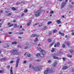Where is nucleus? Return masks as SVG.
Segmentation results:
<instances>
[{
    "label": "nucleus",
    "mask_w": 74,
    "mask_h": 74,
    "mask_svg": "<svg viewBox=\"0 0 74 74\" xmlns=\"http://www.w3.org/2000/svg\"><path fill=\"white\" fill-rule=\"evenodd\" d=\"M32 69L35 70V71H40L42 68H41V67L40 66L34 67L33 66H32Z\"/></svg>",
    "instance_id": "nucleus-1"
},
{
    "label": "nucleus",
    "mask_w": 74,
    "mask_h": 74,
    "mask_svg": "<svg viewBox=\"0 0 74 74\" xmlns=\"http://www.w3.org/2000/svg\"><path fill=\"white\" fill-rule=\"evenodd\" d=\"M44 55H45V52L43 51L42 53H40V54L38 53L36 54V56L37 57L40 56V57H44Z\"/></svg>",
    "instance_id": "nucleus-2"
},
{
    "label": "nucleus",
    "mask_w": 74,
    "mask_h": 74,
    "mask_svg": "<svg viewBox=\"0 0 74 74\" xmlns=\"http://www.w3.org/2000/svg\"><path fill=\"white\" fill-rule=\"evenodd\" d=\"M51 71V69L50 68H48L47 69V70L45 71L44 72L45 74H48Z\"/></svg>",
    "instance_id": "nucleus-3"
},
{
    "label": "nucleus",
    "mask_w": 74,
    "mask_h": 74,
    "mask_svg": "<svg viewBox=\"0 0 74 74\" xmlns=\"http://www.w3.org/2000/svg\"><path fill=\"white\" fill-rule=\"evenodd\" d=\"M41 12V10L40 9L37 11L36 12L35 14L36 16L37 17H38V16H39Z\"/></svg>",
    "instance_id": "nucleus-4"
},
{
    "label": "nucleus",
    "mask_w": 74,
    "mask_h": 74,
    "mask_svg": "<svg viewBox=\"0 0 74 74\" xmlns=\"http://www.w3.org/2000/svg\"><path fill=\"white\" fill-rule=\"evenodd\" d=\"M11 55H19V52L17 51L16 50H14L13 52L12 53L10 54Z\"/></svg>",
    "instance_id": "nucleus-5"
},
{
    "label": "nucleus",
    "mask_w": 74,
    "mask_h": 74,
    "mask_svg": "<svg viewBox=\"0 0 74 74\" xmlns=\"http://www.w3.org/2000/svg\"><path fill=\"white\" fill-rule=\"evenodd\" d=\"M19 60H20L18 58L16 60V67H17L18 66V64H19Z\"/></svg>",
    "instance_id": "nucleus-6"
},
{
    "label": "nucleus",
    "mask_w": 74,
    "mask_h": 74,
    "mask_svg": "<svg viewBox=\"0 0 74 74\" xmlns=\"http://www.w3.org/2000/svg\"><path fill=\"white\" fill-rule=\"evenodd\" d=\"M38 49L39 51H40V52H41V53H42V52L44 51V52H45V54L46 53V51H45L44 50H42L41 48H38Z\"/></svg>",
    "instance_id": "nucleus-7"
},
{
    "label": "nucleus",
    "mask_w": 74,
    "mask_h": 74,
    "mask_svg": "<svg viewBox=\"0 0 74 74\" xmlns=\"http://www.w3.org/2000/svg\"><path fill=\"white\" fill-rule=\"evenodd\" d=\"M57 64H58V62L57 61L55 62H54L53 64H52V66L53 67H56V65H57Z\"/></svg>",
    "instance_id": "nucleus-8"
},
{
    "label": "nucleus",
    "mask_w": 74,
    "mask_h": 74,
    "mask_svg": "<svg viewBox=\"0 0 74 74\" xmlns=\"http://www.w3.org/2000/svg\"><path fill=\"white\" fill-rule=\"evenodd\" d=\"M66 4L65 3V2H63L61 4V8H64V7L66 5Z\"/></svg>",
    "instance_id": "nucleus-9"
},
{
    "label": "nucleus",
    "mask_w": 74,
    "mask_h": 74,
    "mask_svg": "<svg viewBox=\"0 0 74 74\" xmlns=\"http://www.w3.org/2000/svg\"><path fill=\"white\" fill-rule=\"evenodd\" d=\"M36 36L38 37H39V35H37L36 34H33L31 36V37H34Z\"/></svg>",
    "instance_id": "nucleus-10"
},
{
    "label": "nucleus",
    "mask_w": 74,
    "mask_h": 74,
    "mask_svg": "<svg viewBox=\"0 0 74 74\" xmlns=\"http://www.w3.org/2000/svg\"><path fill=\"white\" fill-rule=\"evenodd\" d=\"M59 45H60V43L59 42H58L57 44H55L54 47H59Z\"/></svg>",
    "instance_id": "nucleus-11"
},
{
    "label": "nucleus",
    "mask_w": 74,
    "mask_h": 74,
    "mask_svg": "<svg viewBox=\"0 0 74 74\" xmlns=\"http://www.w3.org/2000/svg\"><path fill=\"white\" fill-rule=\"evenodd\" d=\"M24 47H25L24 48V49H27V48H28V44H25Z\"/></svg>",
    "instance_id": "nucleus-12"
},
{
    "label": "nucleus",
    "mask_w": 74,
    "mask_h": 74,
    "mask_svg": "<svg viewBox=\"0 0 74 74\" xmlns=\"http://www.w3.org/2000/svg\"><path fill=\"white\" fill-rule=\"evenodd\" d=\"M68 67V66H64L62 67V70H66V69H67Z\"/></svg>",
    "instance_id": "nucleus-13"
},
{
    "label": "nucleus",
    "mask_w": 74,
    "mask_h": 74,
    "mask_svg": "<svg viewBox=\"0 0 74 74\" xmlns=\"http://www.w3.org/2000/svg\"><path fill=\"white\" fill-rule=\"evenodd\" d=\"M56 22L57 23H58V24H59L60 23H61L62 22L60 21V20H58L56 21Z\"/></svg>",
    "instance_id": "nucleus-14"
},
{
    "label": "nucleus",
    "mask_w": 74,
    "mask_h": 74,
    "mask_svg": "<svg viewBox=\"0 0 74 74\" xmlns=\"http://www.w3.org/2000/svg\"><path fill=\"white\" fill-rule=\"evenodd\" d=\"M53 58L54 59H60L58 57H57L55 56H54L53 57Z\"/></svg>",
    "instance_id": "nucleus-15"
},
{
    "label": "nucleus",
    "mask_w": 74,
    "mask_h": 74,
    "mask_svg": "<svg viewBox=\"0 0 74 74\" xmlns=\"http://www.w3.org/2000/svg\"><path fill=\"white\" fill-rule=\"evenodd\" d=\"M12 45L16 44H17V42H12Z\"/></svg>",
    "instance_id": "nucleus-16"
},
{
    "label": "nucleus",
    "mask_w": 74,
    "mask_h": 74,
    "mask_svg": "<svg viewBox=\"0 0 74 74\" xmlns=\"http://www.w3.org/2000/svg\"><path fill=\"white\" fill-rule=\"evenodd\" d=\"M38 41V38H36L35 40H34V42H36Z\"/></svg>",
    "instance_id": "nucleus-17"
},
{
    "label": "nucleus",
    "mask_w": 74,
    "mask_h": 74,
    "mask_svg": "<svg viewBox=\"0 0 74 74\" xmlns=\"http://www.w3.org/2000/svg\"><path fill=\"white\" fill-rule=\"evenodd\" d=\"M47 29L48 27H47V26H45L43 28L44 30H47Z\"/></svg>",
    "instance_id": "nucleus-18"
},
{
    "label": "nucleus",
    "mask_w": 74,
    "mask_h": 74,
    "mask_svg": "<svg viewBox=\"0 0 74 74\" xmlns=\"http://www.w3.org/2000/svg\"><path fill=\"white\" fill-rule=\"evenodd\" d=\"M27 57H31V55L30 53L28 54H27Z\"/></svg>",
    "instance_id": "nucleus-19"
},
{
    "label": "nucleus",
    "mask_w": 74,
    "mask_h": 74,
    "mask_svg": "<svg viewBox=\"0 0 74 74\" xmlns=\"http://www.w3.org/2000/svg\"><path fill=\"white\" fill-rule=\"evenodd\" d=\"M12 9L13 11H15V10H16V8L14 7L12 8Z\"/></svg>",
    "instance_id": "nucleus-20"
},
{
    "label": "nucleus",
    "mask_w": 74,
    "mask_h": 74,
    "mask_svg": "<svg viewBox=\"0 0 74 74\" xmlns=\"http://www.w3.org/2000/svg\"><path fill=\"white\" fill-rule=\"evenodd\" d=\"M56 32H57V30L56 29L53 30V33H56Z\"/></svg>",
    "instance_id": "nucleus-21"
},
{
    "label": "nucleus",
    "mask_w": 74,
    "mask_h": 74,
    "mask_svg": "<svg viewBox=\"0 0 74 74\" xmlns=\"http://www.w3.org/2000/svg\"><path fill=\"white\" fill-rule=\"evenodd\" d=\"M17 26V24H14V27H18Z\"/></svg>",
    "instance_id": "nucleus-22"
},
{
    "label": "nucleus",
    "mask_w": 74,
    "mask_h": 74,
    "mask_svg": "<svg viewBox=\"0 0 74 74\" xmlns=\"http://www.w3.org/2000/svg\"><path fill=\"white\" fill-rule=\"evenodd\" d=\"M52 23V22L51 21L47 23V25H49V24H51V23Z\"/></svg>",
    "instance_id": "nucleus-23"
},
{
    "label": "nucleus",
    "mask_w": 74,
    "mask_h": 74,
    "mask_svg": "<svg viewBox=\"0 0 74 74\" xmlns=\"http://www.w3.org/2000/svg\"><path fill=\"white\" fill-rule=\"evenodd\" d=\"M66 45L68 46H69V45H70V43H69V42H67L66 43Z\"/></svg>",
    "instance_id": "nucleus-24"
},
{
    "label": "nucleus",
    "mask_w": 74,
    "mask_h": 74,
    "mask_svg": "<svg viewBox=\"0 0 74 74\" xmlns=\"http://www.w3.org/2000/svg\"><path fill=\"white\" fill-rule=\"evenodd\" d=\"M7 16H11V13H9L7 14Z\"/></svg>",
    "instance_id": "nucleus-25"
},
{
    "label": "nucleus",
    "mask_w": 74,
    "mask_h": 74,
    "mask_svg": "<svg viewBox=\"0 0 74 74\" xmlns=\"http://www.w3.org/2000/svg\"><path fill=\"white\" fill-rule=\"evenodd\" d=\"M62 47L63 48H64L66 47V46L65 45L63 44L62 45Z\"/></svg>",
    "instance_id": "nucleus-26"
},
{
    "label": "nucleus",
    "mask_w": 74,
    "mask_h": 74,
    "mask_svg": "<svg viewBox=\"0 0 74 74\" xmlns=\"http://www.w3.org/2000/svg\"><path fill=\"white\" fill-rule=\"evenodd\" d=\"M69 6L70 7H74V5H69Z\"/></svg>",
    "instance_id": "nucleus-27"
},
{
    "label": "nucleus",
    "mask_w": 74,
    "mask_h": 74,
    "mask_svg": "<svg viewBox=\"0 0 74 74\" xmlns=\"http://www.w3.org/2000/svg\"><path fill=\"white\" fill-rule=\"evenodd\" d=\"M52 35V33L50 32L49 34V37L51 36Z\"/></svg>",
    "instance_id": "nucleus-28"
},
{
    "label": "nucleus",
    "mask_w": 74,
    "mask_h": 74,
    "mask_svg": "<svg viewBox=\"0 0 74 74\" xmlns=\"http://www.w3.org/2000/svg\"><path fill=\"white\" fill-rule=\"evenodd\" d=\"M51 41H52V40H51V39H48V42H51Z\"/></svg>",
    "instance_id": "nucleus-29"
},
{
    "label": "nucleus",
    "mask_w": 74,
    "mask_h": 74,
    "mask_svg": "<svg viewBox=\"0 0 74 74\" xmlns=\"http://www.w3.org/2000/svg\"><path fill=\"white\" fill-rule=\"evenodd\" d=\"M53 44H54V43H53L51 44L50 45V47H52V46Z\"/></svg>",
    "instance_id": "nucleus-30"
},
{
    "label": "nucleus",
    "mask_w": 74,
    "mask_h": 74,
    "mask_svg": "<svg viewBox=\"0 0 74 74\" xmlns=\"http://www.w3.org/2000/svg\"><path fill=\"white\" fill-rule=\"evenodd\" d=\"M7 67L8 68V69H9L10 68V66L8 65L7 66Z\"/></svg>",
    "instance_id": "nucleus-31"
},
{
    "label": "nucleus",
    "mask_w": 74,
    "mask_h": 74,
    "mask_svg": "<svg viewBox=\"0 0 74 74\" xmlns=\"http://www.w3.org/2000/svg\"><path fill=\"white\" fill-rule=\"evenodd\" d=\"M55 51V49L53 48H52L51 50V52H54Z\"/></svg>",
    "instance_id": "nucleus-32"
},
{
    "label": "nucleus",
    "mask_w": 74,
    "mask_h": 74,
    "mask_svg": "<svg viewBox=\"0 0 74 74\" xmlns=\"http://www.w3.org/2000/svg\"><path fill=\"white\" fill-rule=\"evenodd\" d=\"M13 25H13V24H10L9 26L8 27H11V26H13Z\"/></svg>",
    "instance_id": "nucleus-33"
},
{
    "label": "nucleus",
    "mask_w": 74,
    "mask_h": 74,
    "mask_svg": "<svg viewBox=\"0 0 74 74\" xmlns=\"http://www.w3.org/2000/svg\"><path fill=\"white\" fill-rule=\"evenodd\" d=\"M23 34V32H21L19 33L20 35Z\"/></svg>",
    "instance_id": "nucleus-34"
},
{
    "label": "nucleus",
    "mask_w": 74,
    "mask_h": 74,
    "mask_svg": "<svg viewBox=\"0 0 74 74\" xmlns=\"http://www.w3.org/2000/svg\"><path fill=\"white\" fill-rule=\"evenodd\" d=\"M24 12L25 13H26V12H27V9L25 10L24 11Z\"/></svg>",
    "instance_id": "nucleus-35"
},
{
    "label": "nucleus",
    "mask_w": 74,
    "mask_h": 74,
    "mask_svg": "<svg viewBox=\"0 0 74 74\" xmlns=\"http://www.w3.org/2000/svg\"><path fill=\"white\" fill-rule=\"evenodd\" d=\"M10 74H13V72H12V70H10Z\"/></svg>",
    "instance_id": "nucleus-36"
},
{
    "label": "nucleus",
    "mask_w": 74,
    "mask_h": 74,
    "mask_svg": "<svg viewBox=\"0 0 74 74\" xmlns=\"http://www.w3.org/2000/svg\"><path fill=\"white\" fill-rule=\"evenodd\" d=\"M61 36H64V33H62L61 34Z\"/></svg>",
    "instance_id": "nucleus-37"
},
{
    "label": "nucleus",
    "mask_w": 74,
    "mask_h": 74,
    "mask_svg": "<svg viewBox=\"0 0 74 74\" xmlns=\"http://www.w3.org/2000/svg\"><path fill=\"white\" fill-rule=\"evenodd\" d=\"M23 3V2H21L20 3H16V4H17V5H18L19 4H20L22 3Z\"/></svg>",
    "instance_id": "nucleus-38"
},
{
    "label": "nucleus",
    "mask_w": 74,
    "mask_h": 74,
    "mask_svg": "<svg viewBox=\"0 0 74 74\" xmlns=\"http://www.w3.org/2000/svg\"><path fill=\"white\" fill-rule=\"evenodd\" d=\"M48 63H51V62H52V61H51V60H49L48 61Z\"/></svg>",
    "instance_id": "nucleus-39"
},
{
    "label": "nucleus",
    "mask_w": 74,
    "mask_h": 74,
    "mask_svg": "<svg viewBox=\"0 0 74 74\" xmlns=\"http://www.w3.org/2000/svg\"><path fill=\"white\" fill-rule=\"evenodd\" d=\"M5 60V58H3L1 59L2 60Z\"/></svg>",
    "instance_id": "nucleus-40"
},
{
    "label": "nucleus",
    "mask_w": 74,
    "mask_h": 74,
    "mask_svg": "<svg viewBox=\"0 0 74 74\" xmlns=\"http://www.w3.org/2000/svg\"><path fill=\"white\" fill-rule=\"evenodd\" d=\"M32 64H30L29 66V68H31L32 69Z\"/></svg>",
    "instance_id": "nucleus-41"
},
{
    "label": "nucleus",
    "mask_w": 74,
    "mask_h": 74,
    "mask_svg": "<svg viewBox=\"0 0 74 74\" xmlns=\"http://www.w3.org/2000/svg\"><path fill=\"white\" fill-rule=\"evenodd\" d=\"M50 14H53V11H51L50 12Z\"/></svg>",
    "instance_id": "nucleus-42"
},
{
    "label": "nucleus",
    "mask_w": 74,
    "mask_h": 74,
    "mask_svg": "<svg viewBox=\"0 0 74 74\" xmlns=\"http://www.w3.org/2000/svg\"><path fill=\"white\" fill-rule=\"evenodd\" d=\"M63 60L65 61L66 60V59L64 58H62Z\"/></svg>",
    "instance_id": "nucleus-43"
},
{
    "label": "nucleus",
    "mask_w": 74,
    "mask_h": 74,
    "mask_svg": "<svg viewBox=\"0 0 74 74\" xmlns=\"http://www.w3.org/2000/svg\"><path fill=\"white\" fill-rule=\"evenodd\" d=\"M67 2H68V1L67 0H66L65 1V3L66 4H67Z\"/></svg>",
    "instance_id": "nucleus-44"
},
{
    "label": "nucleus",
    "mask_w": 74,
    "mask_h": 74,
    "mask_svg": "<svg viewBox=\"0 0 74 74\" xmlns=\"http://www.w3.org/2000/svg\"><path fill=\"white\" fill-rule=\"evenodd\" d=\"M70 52H71V53H72V52H73V50H70Z\"/></svg>",
    "instance_id": "nucleus-45"
},
{
    "label": "nucleus",
    "mask_w": 74,
    "mask_h": 74,
    "mask_svg": "<svg viewBox=\"0 0 74 74\" xmlns=\"http://www.w3.org/2000/svg\"><path fill=\"white\" fill-rule=\"evenodd\" d=\"M10 47L9 45H7V47H4V48H7V47Z\"/></svg>",
    "instance_id": "nucleus-46"
},
{
    "label": "nucleus",
    "mask_w": 74,
    "mask_h": 74,
    "mask_svg": "<svg viewBox=\"0 0 74 74\" xmlns=\"http://www.w3.org/2000/svg\"><path fill=\"white\" fill-rule=\"evenodd\" d=\"M5 12H6V13H9V12H10L7 11H5Z\"/></svg>",
    "instance_id": "nucleus-47"
},
{
    "label": "nucleus",
    "mask_w": 74,
    "mask_h": 74,
    "mask_svg": "<svg viewBox=\"0 0 74 74\" xmlns=\"http://www.w3.org/2000/svg\"><path fill=\"white\" fill-rule=\"evenodd\" d=\"M40 60H39V59H37L36 60V61L37 62H39V61H40Z\"/></svg>",
    "instance_id": "nucleus-48"
},
{
    "label": "nucleus",
    "mask_w": 74,
    "mask_h": 74,
    "mask_svg": "<svg viewBox=\"0 0 74 74\" xmlns=\"http://www.w3.org/2000/svg\"><path fill=\"white\" fill-rule=\"evenodd\" d=\"M25 15V14L24 13H23L22 15H21V16H23Z\"/></svg>",
    "instance_id": "nucleus-49"
},
{
    "label": "nucleus",
    "mask_w": 74,
    "mask_h": 74,
    "mask_svg": "<svg viewBox=\"0 0 74 74\" xmlns=\"http://www.w3.org/2000/svg\"><path fill=\"white\" fill-rule=\"evenodd\" d=\"M13 62H14V61H10V63H13Z\"/></svg>",
    "instance_id": "nucleus-50"
},
{
    "label": "nucleus",
    "mask_w": 74,
    "mask_h": 74,
    "mask_svg": "<svg viewBox=\"0 0 74 74\" xmlns=\"http://www.w3.org/2000/svg\"><path fill=\"white\" fill-rule=\"evenodd\" d=\"M71 35H72V36H74V33L73 32L72 33Z\"/></svg>",
    "instance_id": "nucleus-51"
},
{
    "label": "nucleus",
    "mask_w": 74,
    "mask_h": 74,
    "mask_svg": "<svg viewBox=\"0 0 74 74\" xmlns=\"http://www.w3.org/2000/svg\"><path fill=\"white\" fill-rule=\"evenodd\" d=\"M31 22L32 21H31V20H29V23H31Z\"/></svg>",
    "instance_id": "nucleus-52"
},
{
    "label": "nucleus",
    "mask_w": 74,
    "mask_h": 74,
    "mask_svg": "<svg viewBox=\"0 0 74 74\" xmlns=\"http://www.w3.org/2000/svg\"><path fill=\"white\" fill-rule=\"evenodd\" d=\"M13 22H16V20H13Z\"/></svg>",
    "instance_id": "nucleus-53"
},
{
    "label": "nucleus",
    "mask_w": 74,
    "mask_h": 74,
    "mask_svg": "<svg viewBox=\"0 0 74 74\" xmlns=\"http://www.w3.org/2000/svg\"><path fill=\"white\" fill-rule=\"evenodd\" d=\"M68 57H69V58H71V56L70 55H69L68 56Z\"/></svg>",
    "instance_id": "nucleus-54"
},
{
    "label": "nucleus",
    "mask_w": 74,
    "mask_h": 74,
    "mask_svg": "<svg viewBox=\"0 0 74 74\" xmlns=\"http://www.w3.org/2000/svg\"><path fill=\"white\" fill-rule=\"evenodd\" d=\"M10 23H8V26H9V25H10Z\"/></svg>",
    "instance_id": "nucleus-55"
},
{
    "label": "nucleus",
    "mask_w": 74,
    "mask_h": 74,
    "mask_svg": "<svg viewBox=\"0 0 74 74\" xmlns=\"http://www.w3.org/2000/svg\"><path fill=\"white\" fill-rule=\"evenodd\" d=\"M23 63L25 64L26 63V61H24V62H23Z\"/></svg>",
    "instance_id": "nucleus-56"
},
{
    "label": "nucleus",
    "mask_w": 74,
    "mask_h": 74,
    "mask_svg": "<svg viewBox=\"0 0 74 74\" xmlns=\"http://www.w3.org/2000/svg\"><path fill=\"white\" fill-rule=\"evenodd\" d=\"M62 33H61V32H60H60H59V34H62Z\"/></svg>",
    "instance_id": "nucleus-57"
},
{
    "label": "nucleus",
    "mask_w": 74,
    "mask_h": 74,
    "mask_svg": "<svg viewBox=\"0 0 74 74\" xmlns=\"http://www.w3.org/2000/svg\"><path fill=\"white\" fill-rule=\"evenodd\" d=\"M30 23H28V24H27V25L28 26H29V25H30Z\"/></svg>",
    "instance_id": "nucleus-58"
},
{
    "label": "nucleus",
    "mask_w": 74,
    "mask_h": 74,
    "mask_svg": "<svg viewBox=\"0 0 74 74\" xmlns=\"http://www.w3.org/2000/svg\"><path fill=\"white\" fill-rule=\"evenodd\" d=\"M18 38H22V37H21L19 36L18 37Z\"/></svg>",
    "instance_id": "nucleus-59"
},
{
    "label": "nucleus",
    "mask_w": 74,
    "mask_h": 74,
    "mask_svg": "<svg viewBox=\"0 0 74 74\" xmlns=\"http://www.w3.org/2000/svg\"><path fill=\"white\" fill-rule=\"evenodd\" d=\"M2 71H2V70H0V73H3V72H2Z\"/></svg>",
    "instance_id": "nucleus-60"
},
{
    "label": "nucleus",
    "mask_w": 74,
    "mask_h": 74,
    "mask_svg": "<svg viewBox=\"0 0 74 74\" xmlns=\"http://www.w3.org/2000/svg\"><path fill=\"white\" fill-rule=\"evenodd\" d=\"M71 4H74V2H72Z\"/></svg>",
    "instance_id": "nucleus-61"
},
{
    "label": "nucleus",
    "mask_w": 74,
    "mask_h": 74,
    "mask_svg": "<svg viewBox=\"0 0 74 74\" xmlns=\"http://www.w3.org/2000/svg\"><path fill=\"white\" fill-rule=\"evenodd\" d=\"M1 56H2V57H3V55L2 54H1Z\"/></svg>",
    "instance_id": "nucleus-62"
},
{
    "label": "nucleus",
    "mask_w": 74,
    "mask_h": 74,
    "mask_svg": "<svg viewBox=\"0 0 74 74\" xmlns=\"http://www.w3.org/2000/svg\"><path fill=\"white\" fill-rule=\"evenodd\" d=\"M8 34H12V32H9V33H8Z\"/></svg>",
    "instance_id": "nucleus-63"
},
{
    "label": "nucleus",
    "mask_w": 74,
    "mask_h": 74,
    "mask_svg": "<svg viewBox=\"0 0 74 74\" xmlns=\"http://www.w3.org/2000/svg\"><path fill=\"white\" fill-rule=\"evenodd\" d=\"M65 38H67V36L66 35V36H65Z\"/></svg>",
    "instance_id": "nucleus-64"
}]
</instances>
